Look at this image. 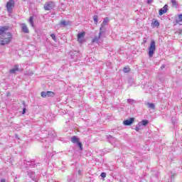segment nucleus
<instances>
[{
  "label": "nucleus",
  "instance_id": "nucleus-1",
  "mask_svg": "<svg viewBox=\"0 0 182 182\" xmlns=\"http://www.w3.org/2000/svg\"><path fill=\"white\" fill-rule=\"evenodd\" d=\"M6 31H8L7 26L0 28V35L3 37L0 38V45L1 46L9 44L12 41V34H11V32L6 33Z\"/></svg>",
  "mask_w": 182,
  "mask_h": 182
},
{
  "label": "nucleus",
  "instance_id": "nucleus-2",
  "mask_svg": "<svg viewBox=\"0 0 182 182\" xmlns=\"http://www.w3.org/2000/svg\"><path fill=\"white\" fill-rule=\"evenodd\" d=\"M105 32L106 29H104L102 28V27H100L99 35L98 36H96L94 37V38L92 41V43H97L99 45V43H100V39H102V36L105 35Z\"/></svg>",
  "mask_w": 182,
  "mask_h": 182
},
{
  "label": "nucleus",
  "instance_id": "nucleus-3",
  "mask_svg": "<svg viewBox=\"0 0 182 182\" xmlns=\"http://www.w3.org/2000/svg\"><path fill=\"white\" fill-rule=\"evenodd\" d=\"M148 49V55L149 58H153V55H154V53L156 52V41L154 40H152L151 41L150 46Z\"/></svg>",
  "mask_w": 182,
  "mask_h": 182
},
{
  "label": "nucleus",
  "instance_id": "nucleus-4",
  "mask_svg": "<svg viewBox=\"0 0 182 182\" xmlns=\"http://www.w3.org/2000/svg\"><path fill=\"white\" fill-rule=\"evenodd\" d=\"M6 7L7 9V12H9V14H11V12H12V9L15 8V1L9 0L6 4Z\"/></svg>",
  "mask_w": 182,
  "mask_h": 182
},
{
  "label": "nucleus",
  "instance_id": "nucleus-5",
  "mask_svg": "<svg viewBox=\"0 0 182 182\" xmlns=\"http://www.w3.org/2000/svg\"><path fill=\"white\" fill-rule=\"evenodd\" d=\"M55 8V3L53 1H48L44 4L45 11H50Z\"/></svg>",
  "mask_w": 182,
  "mask_h": 182
},
{
  "label": "nucleus",
  "instance_id": "nucleus-6",
  "mask_svg": "<svg viewBox=\"0 0 182 182\" xmlns=\"http://www.w3.org/2000/svg\"><path fill=\"white\" fill-rule=\"evenodd\" d=\"M86 36V33L85 31H82L81 33H79L77 36V41L79 43H83L85 42V36Z\"/></svg>",
  "mask_w": 182,
  "mask_h": 182
},
{
  "label": "nucleus",
  "instance_id": "nucleus-7",
  "mask_svg": "<svg viewBox=\"0 0 182 182\" xmlns=\"http://www.w3.org/2000/svg\"><path fill=\"white\" fill-rule=\"evenodd\" d=\"M16 72H19V65H15L14 68L9 70V73L11 75H15V73H16Z\"/></svg>",
  "mask_w": 182,
  "mask_h": 182
},
{
  "label": "nucleus",
  "instance_id": "nucleus-8",
  "mask_svg": "<svg viewBox=\"0 0 182 182\" xmlns=\"http://www.w3.org/2000/svg\"><path fill=\"white\" fill-rule=\"evenodd\" d=\"M69 25H70V21H61L59 23L60 28H65V26H68Z\"/></svg>",
  "mask_w": 182,
  "mask_h": 182
},
{
  "label": "nucleus",
  "instance_id": "nucleus-9",
  "mask_svg": "<svg viewBox=\"0 0 182 182\" xmlns=\"http://www.w3.org/2000/svg\"><path fill=\"white\" fill-rule=\"evenodd\" d=\"M24 164L26 165V167H35L36 164L35 163V161H25Z\"/></svg>",
  "mask_w": 182,
  "mask_h": 182
},
{
  "label": "nucleus",
  "instance_id": "nucleus-10",
  "mask_svg": "<svg viewBox=\"0 0 182 182\" xmlns=\"http://www.w3.org/2000/svg\"><path fill=\"white\" fill-rule=\"evenodd\" d=\"M133 122H134V118H129L127 120H124L123 124H124V126H130L133 124Z\"/></svg>",
  "mask_w": 182,
  "mask_h": 182
},
{
  "label": "nucleus",
  "instance_id": "nucleus-11",
  "mask_svg": "<svg viewBox=\"0 0 182 182\" xmlns=\"http://www.w3.org/2000/svg\"><path fill=\"white\" fill-rule=\"evenodd\" d=\"M152 28H159L160 26V23L159 20L153 19L151 23Z\"/></svg>",
  "mask_w": 182,
  "mask_h": 182
},
{
  "label": "nucleus",
  "instance_id": "nucleus-12",
  "mask_svg": "<svg viewBox=\"0 0 182 182\" xmlns=\"http://www.w3.org/2000/svg\"><path fill=\"white\" fill-rule=\"evenodd\" d=\"M27 173H28V175L29 176V177H31V178H32L33 180V181H36V182L38 181L36 179L34 178L35 172H33L32 171H28Z\"/></svg>",
  "mask_w": 182,
  "mask_h": 182
},
{
  "label": "nucleus",
  "instance_id": "nucleus-13",
  "mask_svg": "<svg viewBox=\"0 0 182 182\" xmlns=\"http://www.w3.org/2000/svg\"><path fill=\"white\" fill-rule=\"evenodd\" d=\"M22 26V31L24 32V33H29V28H28V26H26L25 23L21 24Z\"/></svg>",
  "mask_w": 182,
  "mask_h": 182
},
{
  "label": "nucleus",
  "instance_id": "nucleus-14",
  "mask_svg": "<svg viewBox=\"0 0 182 182\" xmlns=\"http://www.w3.org/2000/svg\"><path fill=\"white\" fill-rule=\"evenodd\" d=\"M71 142L77 144V143L80 142V141H79V138H77V136H72V138H71Z\"/></svg>",
  "mask_w": 182,
  "mask_h": 182
},
{
  "label": "nucleus",
  "instance_id": "nucleus-15",
  "mask_svg": "<svg viewBox=\"0 0 182 182\" xmlns=\"http://www.w3.org/2000/svg\"><path fill=\"white\" fill-rule=\"evenodd\" d=\"M146 106L149 109H152L153 110L156 109V105L154 103L147 102Z\"/></svg>",
  "mask_w": 182,
  "mask_h": 182
},
{
  "label": "nucleus",
  "instance_id": "nucleus-16",
  "mask_svg": "<svg viewBox=\"0 0 182 182\" xmlns=\"http://www.w3.org/2000/svg\"><path fill=\"white\" fill-rule=\"evenodd\" d=\"M28 22H29L31 26H32V28L35 27V24L33 23V16L30 17Z\"/></svg>",
  "mask_w": 182,
  "mask_h": 182
},
{
  "label": "nucleus",
  "instance_id": "nucleus-17",
  "mask_svg": "<svg viewBox=\"0 0 182 182\" xmlns=\"http://www.w3.org/2000/svg\"><path fill=\"white\" fill-rule=\"evenodd\" d=\"M107 22H109V18H105L101 25V28H102L103 29H105L104 26H105V25H106V23H107Z\"/></svg>",
  "mask_w": 182,
  "mask_h": 182
},
{
  "label": "nucleus",
  "instance_id": "nucleus-18",
  "mask_svg": "<svg viewBox=\"0 0 182 182\" xmlns=\"http://www.w3.org/2000/svg\"><path fill=\"white\" fill-rule=\"evenodd\" d=\"M127 103L129 105H134L135 103H137V101L133 100V99H127Z\"/></svg>",
  "mask_w": 182,
  "mask_h": 182
},
{
  "label": "nucleus",
  "instance_id": "nucleus-19",
  "mask_svg": "<svg viewBox=\"0 0 182 182\" xmlns=\"http://www.w3.org/2000/svg\"><path fill=\"white\" fill-rule=\"evenodd\" d=\"M141 126H147L149 124V120L143 119L141 122H139Z\"/></svg>",
  "mask_w": 182,
  "mask_h": 182
},
{
  "label": "nucleus",
  "instance_id": "nucleus-20",
  "mask_svg": "<svg viewBox=\"0 0 182 182\" xmlns=\"http://www.w3.org/2000/svg\"><path fill=\"white\" fill-rule=\"evenodd\" d=\"M171 2L172 4V6H174L175 8H177V6H178V4L177 3V0H171Z\"/></svg>",
  "mask_w": 182,
  "mask_h": 182
},
{
  "label": "nucleus",
  "instance_id": "nucleus-21",
  "mask_svg": "<svg viewBox=\"0 0 182 182\" xmlns=\"http://www.w3.org/2000/svg\"><path fill=\"white\" fill-rule=\"evenodd\" d=\"M93 21H94L95 25H97V22H99V17L97 16V15H95L93 16Z\"/></svg>",
  "mask_w": 182,
  "mask_h": 182
},
{
  "label": "nucleus",
  "instance_id": "nucleus-22",
  "mask_svg": "<svg viewBox=\"0 0 182 182\" xmlns=\"http://www.w3.org/2000/svg\"><path fill=\"white\" fill-rule=\"evenodd\" d=\"M22 105H23L22 114H25V113H26V107L25 101L22 102Z\"/></svg>",
  "mask_w": 182,
  "mask_h": 182
},
{
  "label": "nucleus",
  "instance_id": "nucleus-23",
  "mask_svg": "<svg viewBox=\"0 0 182 182\" xmlns=\"http://www.w3.org/2000/svg\"><path fill=\"white\" fill-rule=\"evenodd\" d=\"M130 72V68L129 67H124L123 68V73H129Z\"/></svg>",
  "mask_w": 182,
  "mask_h": 182
},
{
  "label": "nucleus",
  "instance_id": "nucleus-24",
  "mask_svg": "<svg viewBox=\"0 0 182 182\" xmlns=\"http://www.w3.org/2000/svg\"><path fill=\"white\" fill-rule=\"evenodd\" d=\"M136 132H139V130H141V124L138 123V124L136 126L135 128Z\"/></svg>",
  "mask_w": 182,
  "mask_h": 182
},
{
  "label": "nucleus",
  "instance_id": "nucleus-25",
  "mask_svg": "<svg viewBox=\"0 0 182 182\" xmlns=\"http://www.w3.org/2000/svg\"><path fill=\"white\" fill-rule=\"evenodd\" d=\"M47 96L48 97H52L55 96V93L53 92L48 91Z\"/></svg>",
  "mask_w": 182,
  "mask_h": 182
},
{
  "label": "nucleus",
  "instance_id": "nucleus-26",
  "mask_svg": "<svg viewBox=\"0 0 182 182\" xmlns=\"http://www.w3.org/2000/svg\"><path fill=\"white\" fill-rule=\"evenodd\" d=\"M164 14H166V10H163V9H161L159 10V15L161 16V15H164Z\"/></svg>",
  "mask_w": 182,
  "mask_h": 182
},
{
  "label": "nucleus",
  "instance_id": "nucleus-27",
  "mask_svg": "<svg viewBox=\"0 0 182 182\" xmlns=\"http://www.w3.org/2000/svg\"><path fill=\"white\" fill-rule=\"evenodd\" d=\"M77 144L80 150H83V146L82 145V142L80 141Z\"/></svg>",
  "mask_w": 182,
  "mask_h": 182
},
{
  "label": "nucleus",
  "instance_id": "nucleus-28",
  "mask_svg": "<svg viewBox=\"0 0 182 182\" xmlns=\"http://www.w3.org/2000/svg\"><path fill=\"white\" fill-rule=\"evenodd\" d=\"M161 9H163L164 11H166V12H167V11H168V5L165 4L164 6Z\"/></svg>",
  "mask_w": 182,
  "mask_h": 182
},
{
  "label": "nucleus",
  "instance_id": "nucleus-29",
  "mask_svg": "<svg viewBox=\"0 0 182 182\" xmlns=\"http://www.w3.org/2000/svg\"><path fill=\"white\" fill-rule=\"evenodd\" d=\"M48 96V92H41V97H46Z\"/></svg>",
  "mask_w": 182,
  "mask_h": 182
},
{
  "label": "nucleus",
  "instance_id": "nucleus-30",
  "mask_svg": "<svg viewBox=\"0 0 182 182\" xmlns=\"http://www.w3.org/2000/svg\"><path fill=\"white\" fill-rule=\"evenodd\" d=\"M50 37L55 41H56V36L54 33L50 34Z\"/></svg>",
  "mask_w": 182,
  "mask_h": 182
},
{
  "label": "nucleus",
  "instance_id": "nucleus-31",
  "mask_svg": "<svg viewBox=\"0 0 182 182\" xmlns=\"http://www.w3.org/2000/svg\"><path fill=\"white\" fill-rule=\"evenodd\" d=\"M108 140H113L114 141L116 139H114L112 135L108 136Z\"/></svg>",
  "mask_w": 182,
  "mask_h": 182
},
{
  "label": "nucleus",
  "instance_id": "nucleus-32",
  "mask_svg": "<svg viewBox=\"0 0 182 182\" xmlns=\"http://www.w3.org/2000/svg\"><path fill=\"white\" fill-rule=\"evenodd\" d=\"M176 176L174 172H171V178H173Z\"/></svg>",
  "mask_w": 182,
  "mask_h": 182
},
{
  "label": "nucleus",
  "instance_id": "nucleus-33",
  "mask_svg": "<svg viewBox=\"0 0 182 182\" xmlns=\"http://www.w3.org/2000/svg\"><path fill=\"white\" fill-rule=\"evenodd\" d=\"M101 177H102V178H105V177H106V173L102 172V173H101Z\"/></svg>",
  "mask_w": 182,
  "mask_h": 182
},
{
  "label": "nucleus",
  "instance_id": "nucleus-34",
  "mask_svg": "<svg viewBox=\"0 0 182 182\" xmlns=\"http://www.w3.org/2000/svg\"><path fill=\"white\" fill-rule=\"evenodd\" d=\"M178 19L182 22V14L178 15Z\"/></svg>",
  "mask_w": 182,
  "mask_h": 182
},
{
  "label": "nucleus",
  "instance_id": "nucleus-35",
  "mask_svg": "<svg viewBox=\"0 0 182 182\" xmlns=\"http://www.w3.org/2000/svg\"><path fill=\"white\" fill-rule=\"evenodd\" d=\"M77 174H78V176H82V171L81 170H78V171H77Z\"/></svg>",
  "mask_w": 182,
  "mask_h": 182
},
{
  "label": "nucleus",
  "instance_id": "nucleus-36",
  "mask_svg": "<svg viewBox=\"0 0 182 182\" xmlns=\"http://www.w3.org/2000/svg\"><path fill=\"white\" fill-rule=\"evenodd\" d=\"M147 2L148 4H151V2H153V0H148Z\"/></svg>",
  "mask_w": 182,
  "mask_h": 182
},
{
  "label": "nucleus",
  "instance_id": "nucleus-37",
  "mask_svg": "<svg viewBox=\"0 0 182 182\" xmlns=\"http://www.w3.org/2000/svg\"><path fill=\"white\" fill-rule=\"evenodd\" d=\"M0 182H6L5 179H1Z\"/></svg>",
  "mask_w": 182,
  "mask_h": 182
},
{
  "label": "nucleus",
  "instance_id": "nucleus-38",
  "mask_svg": "<svg viewBox=\"0 0 182 182\" xmlns=\"http://www.w3.org/2000/svg\"><path fill=\"white\" fill-rule=\"evenodd\" d=\"M179 33H180V34L182 33V30H179Z\"/></svg>",
  "mask_w": 182,
  "mask_h": 182
},
{
  "label": "nucleus",
  "instance_id": "nucleus-39",
  "mask_svg": "<svg viewBox=\"0 0 182 182\" xmlns=\"http://www.w3.org/2000/svg\"><path fill=\"white\" fill-rule=\"evenodd\" d=\"M161 68V69H163V68H164V65H162Z\"/></svg>",
  "mask_w": 182,
  "mask_h": 182
}]
</instances>
